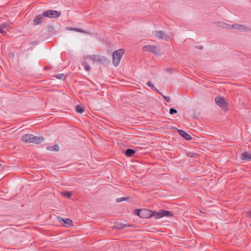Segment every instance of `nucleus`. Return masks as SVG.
Here are the masks:
<instances>
[{"mask_svg":"<svg viewBox=\"0 0 251 251\" xmlns=\"http://www.w3.org/2000/svg\"><path fill=\"white\" fill-rule=\"evenodd\" d=\"M23 142L26 143H33L35 144H39L42 143L44 138L42 137L34 136L30 134H26L22 137Z\"/></svg>","mask_w":251,"mask_h":251,"instance_id":"f257e3e1","label":"nucleus"},{"mask_svg":"<svg viewBox=\"0 0 251 251\" xmlns=\"http://www.w3.org/2000/svg\"><path fill=\"white\" fill-rule=\"evenodd\" d=\"M85 58L97 63H107L109 62L105 57L100 55L91 54L87 55Z\"/></svg>","mask_w":251,"mask_h":251,"instance_id":"f03ea898","label":"nucleus"},{"mask_svg":"<svg viewBox=\"0 0 251 251\" xmlns=\"http://www.w3.org/2000/svg\"><path fill=\"white\" fill-rule=\"evenodd\" d=\"M173 216V213L171 211L160 210L159 211H152V216L156 219H159L163 217H169Z\"/></svg>","mask_w":251,"mask_h":251,"instance_id":"7ed1b4c3","label":"nucleus"},{"mask_svg":"<svg viewBox=\"0 0 251 251\" xmlns=\"http://www.w3.org/2000/svg\"><path fill=\"white\" fill-rule=\"evenodd\" d=\"M61 15V13L56 10H48L42 13V16L50 18H58Z\"/></svg>","mask_w":251,"mask_h":251,"instance_id":"20e7f679","label":"nucleus"},{"mask_svg":"<svg viewBox=\"0 0 251 251\" xmlns=\"http://www.w3.org/2000/svg\"><path fill=\"white\" fill-rule=\"evenodd\" d=\"M124 53V50L122 49H119L115 51L112 54L113 62L112 63H119Z\"/></svg>","mask_w":251,"mask_h":251,"instance_id":"39448f33","label":"nucleus"},{"mask_svg":"<svg viewBox=\"0 0 251 251\" xmlns=\"http://www.w3.org/2000/svg\"><path fill=\"white\" fill-rule=\"evenodd\" d=\"M144 51H149L155 54H159L160 49L158 47L153 45H146L143 47Z\"/></svg>","mask_w":251,"mask_h":251,"instance_id":"423d86ee","label":"nucleus"},{"mask_svg":"<svg viewBox=\"0 0 251 251\" xmlns=\"http://www.w3.org/2000/svg\"><path fill=\"white\" fill-rule=\"evenodd\" d=\"M138 215L142 218H148L152 216V211L147 209H140Z\"/></svg>","mask_w":251,"mask_h":251,"instance_id":"0eeeda50","label":"nucleus"},{"mask_svg":"<svg viewBox=\"0 0 251 251\" xmlns=\"http://www.w3.org/2000/svg\"><path fill=\"white\" fill-rule=\"evenodd\" d=\"M153 34L154 36L161 40H167L168 36L166 35L161 30H155L153 31Z\"/></svg>","mask_w":251,"mask_h":251,"instance_id":"6e6552de","label":"nucleus"},{"mask_svg":"<svg viewBox=\"0 0 251 251\" xmlns=\"http://www.w3.org/2000/svg\"><path fill=\"white\" fill-rule=\"evenodd\" d=\"M216 104L224 108H226V103L225 100L221 97H217L215 100Z\"/></svg>","mask_w":251,"mask_h":251,"instance_id":"1a4fd4ad","label":"nucleus"},{"mask_svg":"<svg viewBox=\"0 0 251 251\" xmlns=\"http://www.w3.org/2000/svg\"><path fill=\"white\" fill-rule=\"evenodd\" d=\"M231 28L238 29L239 30L243 31H246L248 29V27L242 25H239L238 24L232 25Z\"/></svg>","mask_w":251,"mask_h":251,"instance_id":"9d476101","label":"nucleus"},{"mask_svg":"<svg viewBox=\"0 0 251 251\" xmlns=\"http://www.w3.org/2000/svg\"><path fill=\"white\" fill-rule=\"evenodd\" d=\"M44 16H42V14H40L37 16L33 20V24L35 25L41 24L42 23V18Z\"/></svg>","mask_w":251,"mask_h":251,"instance_id":"9b49d317","label":"nucleus"},{"mask_svg":"<svg viewBox=\"0 0 251 251\" xmlns=\"http://www.w3.org/2000/svg\"><path fill=\"white\" fill-rule=\"evenodd\" d=\"M58 221L61 222H63L64 224L66 225L67 226H72V221L70 219L66 218L65 219H63V218L61 217L58 218Z\"/></svg>","mask_w":251,"mask_h":251,"instance_id":"f8f14e48","label":"nucleus"},{"mask_svg":"<svg viewBox=\"0 0 251 251\" xmlns=\"http://www.w3.org/2000/svg\"><path fill=\"white\" fill-rule=\"evenodd\" d=\"M178 132L181 136H182L183 137H184L187 140H190L191 139V136L189 134L186 133L184 130L178 129Z\"/></svg>","mask_w":251,"mask_h":251,"instance_id":"ddd939ff","label":"nucleus"},{"mask_svg":"<svg viewBox=\"0 0 251 251\" xmlns=\"http://www.w3.org/2000/svg\"><path fill=\"white\" fill-rule=\"evenodd\" d=\"M241 158L243 160H250L251 159V154L247 152L244 151L241 154Z\"/></svg>","mask_w":251,"mask_h":251,"instance_id":"4468645a","label":"nucleus"},{"mask_svg":"<svg viewBox=\"0 0 251 251\" xmlns=\"http://www.w3.org/2000/svg\"><path fill=\"white\" fill-rule=\"evenodd\" d=\"M47 150L50 151H58L59 146L58 145H55L53 146H48L46 148Z\"/></svg>","mask_w":251,"mask_h":251,"instance_id":"2eb2a0df","label":"nucleus"},{"mask_svg":"<svg viewBox=\"0 0 251 251\" xmlns=\"http://www.w3.org/2000/svg\"><path fill=\"white\" fill-rule=\"evenodd\" d=\"M135 152V150H133L132 149H127L126 151V154L127 156H131L133 154H134Z\"/></svg>","mask_w":251,"mask_h":251,"instance_id":"dca6fc26","label":"nucleus"},{"mask_svg":"<svg viewBox=\"0 0 251 251\" xmlns=\"http://www.w3.org/2000/svg\"><path fill=\"white\" fill-rule=\"evenodd\" d=\"M75 110L78 113H82L84 111V108L83 106L77 105L75 107Z\"/></svg>","mask_w":251,"mask_h":251,"instance_id":"f3484780","label":"nucleus"},{"mask_svg":"<svg viewBox=\"0 0 251 251\" xmlns=\"http://www.w3.org/2000/svg\"><path fill=\"white\" fill-rule=\"evenodd\" d=\"M69 30H72V31H77V32H81V33H86V32L83 30V29H81V28H75V27H69Z\"/></svg>","mask_w":251,"mask_h":251,"instance_id":"a211bd4d","label":"nucleus"},{"mask_svg":"<svg viewBox=\"0 0 251 251\" xmlns=\"http://www.w3.org/2000/svg\"><path fill=\"white\" fill-rule=\"evenodd\" d=\"M0 25L2 26L3 28L6 30V31L8 30L10 27V25L7 23H3Z\"/></svg>","mask_w":251,"mask_h":251,"instance_id":"6ab92c4d","label":"nucleus"},{"mask_svg":"<svg viewBox=\"0 0 251 251\" xmlns=\"http://www.w3.org/2000/svg\"><path fill=\"white\" fill-rule=\"evenodd\" d=\"M54 31V28L53 26H48L47 28V31L48 33L50 34L53 32Z\"/></svg>","mask_w":251,"mask_h":251,"instance_id":"aec40b11","label":"nucleus"},{"mask_svg":"<svg viewBox=\"0 0 251 251\" xmlns=\"http://www.w3.org/2000/svg\"><path fill=\"white\" fill-rule=\"evenodd\" d=\"M61 195L65 197L70 198L71 197L72 193L68 191H64L61 193Z\"/></svg>","mask_w":251,"mask_h":251,"instance_id":"412c9836","label":"nucleus"},{"mask_svg":"<svg viewBox=\"0 0 251 251\" xmlns=\"http://www.w3.org/2000/svg\"><path fill=\"white\" fill-rule=\"evenodd\" d=\"M81 67L85 68L86 71H89L90 67L88 64H81Z\"/></svg>","mask_w":251,"mask_h":251,"instance_id":"4be33fe9","label":"nucleus"},{"mask_svg":"<svg viewBox=\"0 0 251 251\" xmlns=\"http://www.w3.org/2000/svg\"><path fill=\"white\" fill-rule=\"evenodd\" d=\"M6 32L4 28H3L2 26L0 25V33H5Z\"/></svg>","mask_w":251,"mask_h":251,"instance_id":"5701e85b","label":"nucleus"},{"mask_svg":"<svg viewBox=\"0 0 251 251\" xmlns=\"http://www.w3.org/2000/svg\"><path fill=\"white\" fill-rule=\"evenodd\" d=\"M176 113H177V111L176 109H173V108H171L170 109V113L171 114H173Z\"/></svg>","mask_w":251,"mask_h":251,"instance_id":"b1692460","label":"nucleus"},{"mask_svg":"<svg viewBox=\"0 0 251 251\" xmlns=\"http://www.w3.org/2000/svg\"><path fill=\"white\" fill-rule=\"evenodd\" d=\"M163 98H164L165 100L167 101V102H170L171 101V99L168 96H163Z\"/></svg>","mask_w":251,"mask_h":251,"instance_id":"393cba45","label":"nucleus"},{"mask_svg":"<svg viewBox=\"0 0 251 251\" xmlns=\"http://www.w3.org/2000/svg\"><path fill=\"white\" fill-rule=\"evenodd\" d=\"M114 227L115 228L121 229V228H122L123 227V225L122 224H119L118 226H114Z\"/></svg>","mask_w":251,"mask_h":251,"instance_id":"a878e982","label":"nucleus"},{"mask_svg":"<svg viewBox=\"0 0 251 251\" xmlns=\"http://www.w3.org/2000/svg\"><path fill=\"white\" fill-rule=\"evenodd\" d=\"M63 77V74H62L57 75L56 76V77L58 79H61Z\"/></svg>","mask_w":251,"mask_h":251,"instance_id":"bb28decb","label":"nucleus"},{"mask_svg":"<svg viewBox=\"0 0 251 251\" xmlns=\"http://www.w3.org/2000/svg\"><path fill=\"white\" fill-rule=\"evenodd\" d=\"M147 85H148L149 86L151 87H154V86H153V85L152 83L151 82V81H149V82L147 83Z\"/></svg>","mask_w":251,"mask_h":251,"instance_id":"cd10ccee","label":"nucleus"},{"mask_svg":"<svg viewBox=\"0 0 251 251\" xmlns=\"http://www.w3.org/2000/svg\"><path fill=\"white\" fill-rule=\"evenodd\" d=\"M195 48L199 50H202V49H203V47L202 46H196Z\"/></svg>","mask_w":251,"mask_h":251,"instance_id":"c85d7f7f","label":"nucleus"},{"mask_svg":"<svg viewBox=\"0 0 251 251\" xmlns=\"http://www.w3.org/2000/svg\"><path fill=\"white\" fill-rule=\"evenodd\" d=\"M9 56L11 57H13L14 56V54L13 53H11L9 54Z\"/></svg>","mask_w":251,"mask_h":251,"instance_id":"c756f323","label":"nucleus"},{"mask_svg":"<svg viewBox=\"0 0 251 251\" xmlns=\"http://www.w3.org/2000/svg\"><path fill=\"white\" fill-rule=\"evenodd\" d=\"M123 201V199H122V198H120V199H118L117 200V201H118V202H121V201Z\"/></svg>","mask_w":251,"mask_h":251,"instance_id":"7c9ffc66","label":"nucleus"},{"mask_svg":"<svg viewBox=\"0 0 251 251\" xmlns=\"http://www.w3.org/2000/svg\"><path fill=\"white\" fill-rule=\"evenodd\" d=\"M33 43L37 44V43H38V41H34L33 43H32V44H33Z\"/></svg>","mask_w":251,"mask_h":251,"instance_id":"2f4dec72","label":"nucleus"},{"mask_svg":"<svg viewBox=\"0 0 251 251\" xmlns=\"http://www.w3.org/2000/svg\"><path fill=\"white\" fill-rule=\"evenodd\" d=\"M249 216H251V212H249Z\"/></svg>","mask_w":251,"mask_h":251,"instance_id":"473e14b6","label":"nucleus"},{"mask_svg":"<svg viewBox=\"0 0 251 251\" xmlns=\"http://www.w3.org/2000/svg\"><path fill=\"white\" fill-rule=\"evenodd\" d=\"M117 64H115V66H117Z\"/></svg>","mask_w":251,"mask_h":251,"instance_id":"72a5a7b5","label":"nucleus"},{"mask_svg":"<svg viewBox=\"0 0 251 251\" xmlns=\"http://www.w3.org/2000/svg\"><path fill=\"white\" fill-rule=\"evenodd\" d=\"M1 166V164H0V167Z\"/></svg>","mask_w":251,"mask_h":251,"instance_id":"f704fd0d","label":"nucleus"}]
</instances>
